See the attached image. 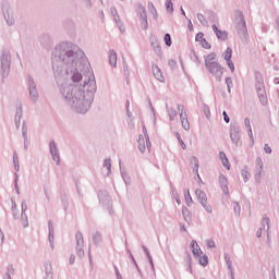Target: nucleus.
<instances>
[{
	"label": "nucleus",
	"mask_w": 279,
	"mask_h": 279,
	"mask_svg": "<svg viewBox=\"0 0 279 279\" xmlns=\"http://www.w3.org/2000/svg\"><path fill=\"white\" fill-rule=\"evenodd\" d=\"M51 60L54 80L65 104L75 112L86 114V111L90 110L97 93L95 74L89 72L83 85L80 84L82 75L88 73L90 66L86 53L76 44L61 41L52 50Z\"/></svg>",
	"instance_id": "f257e3e1"
},
{
	"label": "nucleus",
	"mask_w": 279,
	"mask_h": 279,
	"mask_svg": "<svg viewBox=\"0 0 279 279\" xmlns=\"http://www.w3.org/2000/svg\"><path fill=\"white\" fill-rule=\"evenodd\" d=\"M204 59L207 71L215 76L217 82H221V78L223 77V66L217 62V53L210 52L205 56Z\"/></svg>",
	"instance_id": "f03ea898"
},
{
	"label": "nucleus",
	"mask_w": 279,
	"mask_h": 279,
	"mask_svg": "<svg viewBox=\"0 0 279 279\" xmlns=\"http://www.w3.org/2000/svg\"><path fill=\"white\" fill-rule=\"evenodd\" d=\"M255 88L257 97L259 99V104H262V106H267V104H269V100L267 99L265 80L263 78V74L260 72H255Z\"/></svg>",
	"instance_id": "7ed1b4c3"
},
{
	"label": "nucleus",
	"mask_w": 279,
	"mask_h": 279,
	"mask_svg": "<svg viewBox=\"0 0 279 279\" xmlns=\"http://www.w3.org/2000/svg\"><path fill=\"white\" fill-rule=\"evenodd\" d=\"M1 75L5 80L10 75V66L12 65V54L10 50H2L0 53Z\"/></svg>",
	"instance_id": "20e7f679"
},
{
	"label": "nucleus",
	"mask_w": 279,
	"mask_h": 279,
	"mask_svg": "<svg viewBox=\"0 0 279 279\" xmlns=\"http://www.w3.org/2000/svg\"><path fill=\"white\" fill-rule=\"evenodd\" d=\"M235 28L240 38H245L247 36V24L245 23V16L243 12H235Z\"/></svg>",
	"instance_id": "39448f33"
},
{
	"label": "nucleus",
	"mask_w": 279,
	"mask_h": 279,
	"mask_svg": "<svg viewBox=\"0 0 279 279\" xmlns=\"http://www.w3.org/2000/svg\"><path fill=\"white\" fill-rule=\"evenodd\" d=\"M27 88L29 100L32 101V104H38V99H40V94L38 93V86L36 85V81H34V77H32V75L27 76Z\"/></svg>",
	"instance_id": "423d86ee"
},
{
	"label": "nucleus",
	"mask_w": 279,
	"mask_h": 279,
	"mask_svg": "<svg viewBox=\"0 0 279 279\" xmlns=\"http://www.w3.org/2000/svg\"><path fill=\"white\" fill-rule=\"evenodd\" d=\"M135 12L140 16V23L142 29H149V22H147V10L141 3L135 4Z\"/></svg>",
	"instance_id": "0eeeda50"
},
{
	"label": "nucleus",
	"mask_w": 279,
	"mask_h": 279,
	"mask_svg": "<svg viewBox=\"0 0 279 279\" xmlns=\"http://www.w3.org/2000/svg\"><path fill=\"white\" fill-rule=\"evenodd\" d=\"M195 195L197 197V202L203 206V208L208 213L209 215L213 214V206L208 204V196L206 195V192L202 191L201 189L195 190Z\"/></svg>",
	"instance_id": "6e6552de"
},
{
	"label": "nucleus",
	"mask_w": 279,
	"mask_h": 279,
	"mask_svg": "<svg viewBox=\"0 0 279 279\" xmlns=\"http://www.w3.org/2000/svg\"><path fill=\"white\" fill-rule=\"evenodd\" d=\"M177 108L179 110L180 119H181V125L186 131L191 130V123H189V116L186 114V108H184V105H177Z\"/></svg>",
	"instance_id": "1a4fd4ad"
},
{
	"label": "nucleus",
	"mask_w": 279,
	"mask_h": 279,
	"mask_svg": "<svg viewBox=\"0 0 279 279\" xmlns=\"http://www.w3.org/2000/svg\"><path fill=\"white\" fill-rule=\"evenodd\" d=\"M230 138L235 147H239L241 143V126L238 124H232L230 129Z\"/></svg>",
	"instance_id": "9d476101"
},
{
	"label": "nucleus",
	"mask_w": 279,
	"mask_h": 279,
	"mask_svg": "<svg viewBox=\"0 0 279 279\" xmlns=\"http://www.w3.org/2000/svg\"><path fill=\"white\" fill-rule=\"evenodd\" d=\"M76 240V254L80 258L84 256V235L81 231H77L75 234Z\"/></svg>",
	"instance_id": "9b49d317"
},
{
	"label": "nucleus",
	"mask_w": 279,
	"mask_h": 279,
	"mask_svg": "<svg viewBox=\"0 0 279 279\" xmlns=\"http://www.w3.org/2000/svg\"><path fill=\"white\" fill-rule=\"evenodd\" d=\"M49 153L53 162H56V165H60V150L58 149V144H56V141H50Z\"/></svg>",
	"instance_id": "f8f14e48"
},
{
	"label": "nucleus",
	"mask_w": 279,
	"mask_h": 279,
	"mask_svg": "<svg viewBox=\"0 0 279 279\" xmlns=\"http://www.w3.org/2000/svg\"><path fill=\"white\" fill-rule=\"evenodd\" d=\"M269 228H270L269 217L265 216L262 219V227L256 232L257 239H260V236H263V230H265L267 232V236H269Z\"/></svg>",
	"instance_id": "ddd939ff"
},
{
	"label": "nucleus",
	"mask_w": 279,
	"mask_h": 279,
	"mask_svg": "<svg viewBox=\"0 0 279 279\" xmlns=\"http://www.w3.org/2000/svg\"><path fill=\"white\" fill-rule=\"evenodd\" d=\"M2 12L5 23L9 27H12L15 23L14 15L10 14V8L8 5H2Z\"/></svg>",
	"instance_id": "4468645a"
},
{
	"label": "nucleus",
	"mask_w": 279,
	"mask_h": 279,
	"mask_svg": "<svg viewBox=\"0 0 279 279\" xmlns=\"http://www.w3.org/2000/svg\"><path fill=\"white\" fill-rule=\"evenodd\" d=\"M149 41L150 47L154 49L155 53H157V56H161V47L158 38L156 36H150Z\"/></svg>",
	"instance_id": "2eb2a0df"
},
{
	"label": "nucleus",
	"mask_w": 279,
	"mask_h": 279,
	"mask_svg": "<svg viewBox=\"0 0 279 279\" xmlns=\"http://www.w3.org/2000/svg\"><path fill=\"white\" fill-rule=\"evenodd\" d=\"M211 28L218 40H228V32L219 29L215 24L211 26Z\"/></svg>",
	"instance_id": "dca6fc26"
},
{
	"label": "nucleus",
	"mask_w": 279,
	"mask_h": 279,
	"mask_svg": "<svg viewBox=\"0 0 279 279\" xmlns=\"http://www.w3.org/2000/svg\"><path fill=\"white\" fill-rule=\"evenodd\" d=\"M219 184L225 195H230V190L228 189V178H226L225 174L219 175Z\"/></svg>",
	"instance_id": "f3484780"
},
{
	"label": "nucleus",
	"mask_w": 279,
	"mask_h": 279,
	"mask_svg": "<svg viewBox=\"0 0 279 279\" xmlns=\"http://www.w3.org/2000/svg\"><path fill=\"white\" fill-rule=\"evenodd\" d=\"M151 69H153L154 77H156V80H158V82H165V76L162 75V70H160V68L157 64H154L151 66Z\"/></svg>",
	"instance_id": "a211bd4d"
},
{
	"label": "nucleus",
	"mask_w": 279,
	"mask_h": 279,
	"mask_svg": "<svg viewBox=\"0 0 279 279\" xmlns=\"http://www.w3.org/2000/svg\"><path fill=\"white\" fill-rule=\"evenodd\" d=\"M255 165H256V178L259 181L260 175H263V167H264L263 158L257 157L256 161H255Z\"/></svg>",
	"instance_id": "6ab92c4d"
},
{
	"label": "nucleus",
	"mask_w": 279,
	"mask_h": 279,
	"mask_svg": "<svg viewBox=\"0 0 279 279\" xmlns=\"http://www.w3.org/2000/svg\"><path fill=\"white\" fill-rule=\"evenodd\" d=\"M53 222L51 220L48 221V241L51 250H53Z\"/></svg>",
	"instance_id": "aec40b11"
},
{
	"label": "nucleus",
	"mask_w": 279,
	"mask_h": 279,
	"mask_svg": "<svg viewBox=\"0 0 279 279\" xmlns=\"http://www.w3.org/2000/svg\"><path fill=\"white\" fill-rule=\"evenodd\" d=\"M137 143H138V150L141 151V154H145V150L147 149V140H145L143 135H140Z\"/></svg>",
	"instance_id": "412c9836"
},
{
	"label": "nucleus",
	"mask_w": 279,
	"mask_h": 279,
	"mask_svg": "<svg viewBox=\"0 0 279 279\" xmlns=\"http://www.w3.org/2000/svg\"><path fill=\"white\" fill-rule=\"evenodd\" d=\"M190 247H191V250H192L193 255H194L196 258H199V252H202V248H199V244H197V241L192 240V241H191V244H190Z\"/></svg>",
	"instance_id": "4be33fe9"
},
{
	"label": "nucleus",
	"mask_w": 279,
	"mask_h": 279,
	"mask_svg": "<svg viewBox=\"0 0 279 279\" xmlns=\"http://www.w3.org/2000/svg\"><path fill=\"white\" fill-rule=\"evenodd\" d=\"M182 216L186 223H191L193 221L191 210H189L186 207H182Z\"/></svg>",
	"instance_id": "5701e85b"
},
{
	"label": "nucleus",
	"mask_w": 279,
	"mask_h": 279,
	"mask_svg": "<svg viewBox=\"0 0 279 279\" xmlns=\"http://www.w3.org/2000/svg\"><path fill=\"white\" fill-rule=\"evenodd\" d=\"M45 279H53V268L51 267V263L45 264Z\"/></svg>",
	"instance_id": "b1692460"
},
{
	"label": "nucleus",
	"mask_w": 279,
	"mask_h": 279,
	"mask_svg": "<svg viewBox=\"0 0 279 279\" xmlns=\"http://www.w3.org/2000/svg\"><path fill=\"white\" fill-rule=\"evenodd\" d=\"M142 132L144 134V138L146 141V147L148 151H151V142L149 141V134H147V126L143 125Z\"/></svg>",
	"instance_id": "393cba45"
},
{
	"label": "nucleus",
	"mask_w": 279,
	"mask_h": 279,
	"mask_svg": "<svg viewBox=\"0 0 279 279\" xmlns=\"http://www.w3.org/2000/svg\"><path fill=\"white\" fill-rule=\"evenodd\" d=\"M109 64L116 69L117 66V51L110 50L109 52Z\"/></svg>",
	"instance_id": "a878e982"
},
{
	"label": "nucleus",
	"mask_w": 279,
	"mask_h": 279,
	"mask_svg": "<svg viewBox=\"0 0 279 279\" xmlns=\"http://www.w3.org/2000/svg\"><path fill=\"white\" fill-rule=\"evenodd\" d=\"M191 165H194L193 171L199 175V159H197L195 156H192Z\"/></svg>",
	"instance_id": "bb28decb"
},
{
	"label": "nucleus",
	"mask_w": 279,
	"mask_h": 279,
	"mask_svg": "<svg viewBox=\"0 0 279 279\" xmlns=\"http://www.w3.org/2000/svg\"><path fill=\"white\" fill-rule=\"evenodd\" d=\"M166 110L168 112L170 121H174L175 117H178V111H175V109L169 107L168 105H166Z\"/></svg>",
	"instance_id": "cd10ccee"
},
{
	"label": "nucleus",
	"mask_w": 279,
	"mask_h": 279,
	"mask_svg": "<svg viewBox=\"0 0 279 279\" xmlns=\"http://www.w3.org/2000/svg\"><path fill=\"white\" fill-rule=\"evenodd\" d=\"M92 239L94 245H101L102 238L99 231L94 232Z\"/></svg>",
	"instance_id": "c85d7f7f"
},
{
	"label": "nucleus",
	"mask_w": 279,
	"mask_h": 279,
	"mask_svg": "<svg viewBox=\"0 0 279 279\" xmlns=\"http://www.w3.org/2000/svg\"><path fill=\"white\" fill-rule=\"evenodd\" d=\"M142 248L144 251V254L148 258L151 269H154V258L151 257V254L149 253V248H147V246H145V245H143Z\"/></svg>",
	"instance_id": "c756f323"
},
{
	"label": "nucleus",
	"mask_w": 279,
	"mask_h": 279,
	"mask_svg": "<svg viewBox=\"0 0 279 279\" xmlns=\"http://www.w3.org/2000/svg\"><path fill=\"white\" fill-rule=\"evenodd\" d=\"M241 175H242L244 182H247L250 180V178H252V174H250V170H248L247 166H245L242 169Z\"/></svg>",
	"instance_id": "7c9ffc66"
},
{
	"label": "nucleus",
	"mask_w": 279,
	"mask_h": 279,
	"mask_svg": "<svg viewBox=\"0 0 279 279\" xmlns=\"http://www.w3.org/2000/svg\"><path fill=\"white\" fill-rule=\"evenodd\" d=\"M104 167L107 169V175H110L112 173V161L110 158H106L104 160Z\"/></svg>",
	"instance_id": "2f4dec72"
},
{
	"label": "nucleus",
	"mask_w": 279,
	"mask_h": 279,
	"mask_svg": "<svg viewBox=\"0 0 279 279\" xmlns=\"http://www.w3.org/2000/svg\"><path fill=\"white\" fill-rule=\"evenodd\" d=\"M120 173H121V178H122L123 182L125 184H130V175H128V172H125V170H123V168H121V162H120Z\"/></svg>",
	"instance_id": "473e14b6"
},
{
	"label": "nucleus",
	"mask_w": 279,
	"mask_h": 279,
	"mask_svg": "<svg viewBox=\"0 0 279 279\" xmlns=\"http://www.w3.org/2000/svg\"><path fill=\"white\" fill-rule=\"evenodd\" d=\"M148 10L150 12V14H153V19L156 21L158 19V11L156 10V7L154 5V3H148Z\"/></svg>",
	"instance_id": "72a5a7b5"
},
{
	"label": "nucleus",
	"mask_w": 279,
	"mask_h": 279,
	"mask_svg": "<svg viewBox=\"0 0 279 279\" xmlns=\"http://www.w3.org/2000/svg\"><path fill=\"white\" fill-rule=\"evenodd\" d=\"M222 56L226 62H230V60H232V48L228 47Z\"/></svg>",
	"instance_id": "f704fd0d"
},
{
	"label": "nucleus",
	"mask_w": 279,
	"mask_h": 279,
	"mask_svg": "<svg viewBox=\"0 0 279 279\" xmlns=\"http://www.w3.org/2000/svg\"><path fill=\"white\" fill-rule=\"evenodd\" d=\"M232 207H233V210L235 213V216L236 217H241V205L239 204V202H232Z\"/></svg>",
	"instance_id": "c9c22d12"
},
{
	"label": "nucleus",
	"mask_w": 279,
	"mask_h": 279,
	"mask_svg": "<svg viewBox=\"0 0 279 279\" xmlns=\"http://www.w3.org/2000/svg\"><path fill=\"white\" fill-rule=\"evenodd\" d=\"M14 119H17V120L23 119V105H22V104H20V105L16 107L15 118H14Z\"/></svg>",
	"instance_id": "e433bc0d"
},
{
	"label": "nucleus",
	"mask_w": 279,
	"mask_h": 279,
	"mask_svg": "<svg viewBox=\"0 0 279 279\" xmlns=\"http://www.w3.org/2000/svg\"><path fill=\"white\" fill-rule=\"evenodd\" d=\"M184 197L187 206H191L193 204V197H191V191L190 190H184Z\"/></svg>",
	"instance_id": "4c0bfd02"
},
{
	"label": "nucleus",
	"mask_w": 279,
	"mask_h": 279,
	"mask_svg": "<svg viewBox=\"0 0 279 279\" xmlns=\"http://www.w3.org/2000/svg\"><path fill=\"white\" fill-rule=\"evenodd\" d=\"M27 124L25 122H23L22 124V136L24 138V143H28V138H27Z\"/></svg>",
	"instance_id": "58836bf2"
},
{
	"label": "nucleus",
	"mask_w": 279,
	"mask_h": 279,
	"mask_svg": "<svg viewBox=\"0 0 279 279\" xmlns=\"http://www.w3.org/2000/svg\"><path fill=\"white\" fill-rule=\"evenodd\" d=\"M21 221H22L24 228H27L29 226V221L27 219V214L25 211H22V214H21Z\"/></svg>",
	"instance_id": "ea45409f"
},
{
	"label": "nucleus",
	"mask_w": 279,
	"mask_h": 279,
	"mask_svg": "<svg viewBox=\"0 0 279 279\" xmlns=\"http://www.w3.org/2000/svg\"><path fill=\"white\" fill-rule=\"evenodd\" d=\"M197 20L199 21L201 25H203L204 27H206V25H208V21L206 20V16H204V14L202 13H197Z\"/></svg>",
	"instance_id": "a19ab883"
},
{
	"label": "nucleus",
	"mask_w": 279,
	"mask_h": 279,
	"mask_svg": "<svg viewBox=\"0 0 279 279\" xmlns=\"http://www.w3.org/2000/svg\"><path fill=\"white\" fill-rule=\"evenodd\" d=\"M13 165L15 171H19L21 169V166H19V154H16V151L13 153Z\"/></svg>",
	"instance_id": "79ce46f5"
},
{
	"label": "nucleus",
	"mask_w": 279,
	"mask_h": 279,
	"mask_svg": "<svg viewBox=\"0 0 279 279\" xmlns=\"http://www.w3.org/2000/svg\"><path fill=\"white\" fill-rule=\"evenodd\" d=\"M226 85H227V90L228 93H232V87L234 86V83L232 82V77H227L226 78Z\"/></svg>",
	"instance_id": "37998d69"
},
{
	"label": "nucleus",
	"mask_w": 279,
	"mask_h": 279,
	"mask_svg": "<svg viewBox=\"0 0 279 279\" xmlns=\"http://www.w3.org/2000/svg\"><path fill=\"white\" fill-rule=\"evenodd\" d=\"M166 10L169 12V14H173V1L172 0H166Z\"/></svg>",
	"instance_id": "c03bdc74"
},
{
	"label": "nucleus",
	"mask_w": 279,
	"mask_h": 279,
	"mask_svg": "<svg viewBox=\"0 0 279 279\" xmlns=\"http://www.w3.org/2000/svg\"><path fill=\"white\" fill-rule=\"evenodd\" d=\"M171 192H172V195H173L177 204L180 205V194H178V190H175V186L171 185Z\"/></svg>",
	"instance_id": "a18cd8bd"
},
{
	"label": "nucleus",
	"mask_w": 279,
	"mask_h": 279,
	"mask_svg": "<svg viewBox=\"0 0 279 279\" xmlns=\"http://www.w3.org/2000/svg\"><path fill=\"white\" fill-rule=\"evenodd\" d=\"M199 265H202L203 267H206L208 265V255H203L202 257H199Z\"/></svg>",
	"instance_id": "49530a36"
},
{
	"label": "nucleus",
	"mask_w": 279,
	"mask_h": 279,
	"mask_svg": "<svg viewBox=\"0 0 279 279\" xmlns=\"http://www.w3.org/2000/svg\"><path fill=\"white\" fill-rule=\"evenodd\" d=\"M203 111L206 119H210V107H208V105L206 104L203 105Z\"/></svg>",
	"instance_id": "de8ad7c7"
},
{
	"label": "nucleus",
	"mask_w": 279,
	"mask_h": 279,
	"mask_svg": "<svg viewBox=\"0 0 279 279\" xmlns=\"http://www.w3.org/2000/svg\"><path fill=\"white\" fill-rule=\"evenodd\" d=\"M163 40H165L167 47H171V45H172V41H171V34L167 33V34L163 36Z\"/></svg>",
	"instance_id": "09e8293b"
},
{
	"label": "nucleus",
	"mask_w": 279,
	"mask_h": 279,
	"mask_svg": "<svg viewBox=\"0 0 279 279\" xmlns=\"http://www.w3.org/2000/svg\"><path fill=\"white\" fill-rule=\"evenodd\" d=\"M225 260L228 266V269L231 270L232 269V259H230V255H228V253H225Z\"/></svg>",
	"instance_id": "8fccbe9b"
},
{
	"label": "nucleus",
	"mask_w": 279,
	"mask_h": 279,
	"mask_svg": "<svg viewBox=\"0 0 279 279\" xmlns=\"http://www.w3.org/2000/svg\"><path fill=\"white\" fill-rule=\"evenodd\" d=\"M111 14L113 16V21L119 24V13L117 12V8H111Z\"/></svg>",
	"instance_id": "3c124183"
},
{
	"label": "nucleus",
	"mask_w": 279,
	"mask_h": 279,
	"mask_svg": "<svg viewBox=\"0 0 279 279\" xmlns=\"http://www.w3.org/2000/svg\"><path fill=\"white\" fill-rule=\"evenodd\" d=\"M175 137H177L178 142L180 143L182 149H186V144L184 143V140H182V136L178 132L175 133Z\"/></svg>",
	"instance_id": "603ef678"
},
{
	"label": "nucleus",
	"mask_w": 279,
	"mask_h": 279,
	"mask_svg": "<svg viewBox=\"0 0 279 279\" xmlns=\"http://www.w3.org/2000/svg\"><path fill=\"white\" fill-rule=\"evenodd\" d=\"M50 39H51V37H49L48 34H44V35H41L40 38H39L41 45H45L46 43H49Z\"/></svg>",
	"instance_id": "864d4df0"
},
{
	"label": "nucleus",
	"mask_w": 279,
	"mask_h": 279,
	"mask_svg": "<svg viewBox=\"0 0 279 279\" xmlns=\"http://www.w3.org/2000/svg\"><path fill=\"white\" fill-rule=\"evenodd\" d=\"M84 8H86V10H90V8H93V1L92 0H82Z\"/></svg>",
	"instance_id": "5fc2aeb1"
},
{
	"label": "nucleus",
	"mask_w": 279,
	"mask_h": 279,
	"mask_svg": "<svg viewBox=\"0 0 279 279\" xmlns=\"http://www.w3.org/2000/svg\"><path fill=\"white\" fill-rule=\"evenodd\" d=\"M129 256H130V258H131L133 265H135V268L137 269L140 276H141V275H142V274H141V268H138V264L136 263V259L134 258V255H132V253H130Z\"/></svg>",
	"instance_id": "6e6d98bb"
},
{
	"label": "nucleus",
	"mask_w": 279,
	"mask_h": 279,
	"mask_svg": "<svg viewBox=\"0 0 279 279\" xmlns=\"http://www.w3.org/2000/svg\"><path fill=\"white\" fill-rule=\"evenodd\" d=\"M205 39L206 38H204V33L199 32L196 34V37H195L196 43H202Z\"/></svg>",
	"instance_id": "4d7b16f0"
},
{
	"label": "nucleus",
	"mask_w": 279,
	"mask_h": 279,
	"mask_svg": "<svg viewBox=\"0 0 279 279\" xmlns=\"http://www.w3.org/2000/svg\"><path fill=\"white\" fill-rule=\"evenodd\" d=\"M7 274L14 276V266L12 264L7 267Z\"/></svg>",
	"instance_id": "13d9d810"
},
{
	"label": "nucleus",
	"mask_w": 279,
	"mask_h": 279,
	"mask_svg": "<svg viewBox=\"0 0 279 279\" xmlns=\"http://www.w3.org/2000/svg\"><path fill=\"white\" fill-rule=\"evenodd\" d=\"M222 165L230 171V160H228V157L221 160Z\"/></svg>",
	"instance_id": "bf43d9fd"
},
{
	"label": "nucleus",
	"mask_w": 279,
	"mask_h": 279,
	"mask_svg": "<svg viewBox=\"0 0 279 279\" xmlns=\"http://www.w3.org/2000/svg\"><path fill=\"white\" fill-rule=\"evenodd\" d=\"M201 45H202V47L204 48V49H210V44L206 40V39H204L203 41H201Z\"/></svg>",
	"instance_id": "052dcab7"
},
{
	"label": "nucleus",
	"mask_w": 279,
	"mask_h": 279,
	"mask_svg": "<svg viewBox=\"0 0 279 279\" xmlns=\"http://www.w3.org/2000/svg\"><path fill=\"white\" fill-rule=\"evenodd\" d=\"M113 269L116 271L117 279H123V276H121V272L119 271V267H117V265L113 266Z\"/></svg>",
	"instance_id": "680f3d73"
},
{
	"label": "nucleus",
	"mask_w": 279,
	"mask_h": 279,
	"mask_svg": "<svg viewBox=\"0 0 279 279\" xmlns=\"http://www.w3.org/2000/svg\"><path fill=\"white\" fill-rule=\"evenodd\" d=\"M223 121L225 123H230V116H228L227 111L222 112Z\"/></svg>",
	"instance_id": "e2e57ef3"
},
{
	"label": "nucleus",
	"mask_w": 279,
	"mask_h": 279,
	"mask_svg": "<svg viewBox=\"0 0 279 279\" xmlns=\"http://www.w3.org/2000/svg\"><path fill=\"white\" fill-rule=\"evenodd\" d=\"M207 247H209L210 250H213L214 247H216L215 240H208V241H207Z\"/></svg>",
	"instance_id": "0e129e2a"
},
{
	"label": "nucleus",
	"mask_w": 279,
	"mask_h": 279,
	"mask_svg": "<svg viewBox=\"0 0 279 279\" xmlns=\"http://www.w3.org/2000/svg\"><path fill=\"white\" fill-rule=\"evenodd\" d=\"M227 64L231 71V73H234V63L232 62V60L227 61Z\"/></svg>",
	"instance_id": "69168bd1"
},
{
	"label": "nucleus",
	"mask_w": 279,
	"mask_h": 279,
	"mask_svg": "<svg viewBox=\"0 0 279 279\" xmlns=\"http://www.w3.org/2000/svg\"><path fill=\"white\" fill-rule=\"evenodd\" d=\"M264 151H265V154H271V146H269V144H265Z\"/></svg>",
	"instance_id": "338daca9"
},
{
	"label": "nucleus",
	"mask_w": 279,
	"mask_h": 279,
	"mask_svg": "<svg viewBox=\"0 0 279 279\" xmlns=\"http://www.w3.org/2000/svg\"><path fill=\"white\" fill-rule=\"evenodd\" d=\"M21 208H22V213H27V203L25 201H22Z\"/></svg>",
	"instance_id": "774afa93"
}]
</instances>
